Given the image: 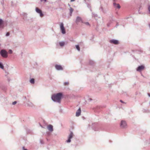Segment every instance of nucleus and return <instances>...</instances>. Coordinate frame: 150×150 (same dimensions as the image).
Returning a JSON list of instances; mask_svg holds the SVG:
<instances>
[{
    "label": "nucleus",
    "instance_id": "5",
    "mask_svg": "<svg viewBox=\"0 0 150 150\" xmlns=\"http://www.w3.org/2000/svg\"><path fill=\"white\" fill-rule=\"evenodd\" d=\"M120 126L121 128H124L127 127V124L126 122L124 120H122L120 124Z\"/></svg>",
    "mask_w": 150,
    "mask_h": 150
},
{
    "label": "nucleus",
    "instance_id": "20",
    "mask_svg": "<svg viewBox=\"0 0 150 150\" xmlns=\"http://www.w3.org/2000/svg\"><path fill=\"white\" fill-rule=\"evenodd\" d=\"M89 64L91 65H93L94 64V62L91 60L89 61Z\"/></svg>",
    "mask_w": 150,
    "mask_h": 150
},
{
    "label": "nucleus",
    "instance_id": "8",
    "mask_svg": "<svg viewBox=\"0 0 150 150\" xmlns=\"http://www.w3.org/2000/svg\"><path fill=\"white\" fill-rule=\"evenodd\" d=\"M110 42L111 43L115 45H117L119 43L118 41L117 40L114 39L110 40Z\"/></svg>",
    "mask_w": 150,
    "mask_h": 150
},
{
    "label": "nucleus",
    "instance_id": "10",
    "mask_svg": "<svg viewBox=\"0 0 150 150\" xmlns=\"http://www.w3.org/2000/svg\"><path fill=\"white\" fill-rule=\"evenodd\" d=\"M144 66L143 65L139 66L137 69V71H141L144 69Z\"/></svg>",
    "mask_w": 150,
    "mask_h": 150
},
{
    "label": "nucleus",
    "instance_id": "12",
    "mask_svg": "<svg viewBox=\"0 0 150 150\" xmlns=\"http://www.w3.org/2000/svg\"><path fill=\"white\" fill-rule=\"evenodd\" d=\"M81 108H79L78 110H77L76 112V116L78 117L80 116L81 115Z\"/></svg>",
    "mask_w": 150,
    "mask_h": 150
},
{
    "label": "nucleus",
    "instance_id": "11",
    "mask_svg": "<svg viewBox=\"0 0 150 150\" xmlns=\"http://www.w3.org/2000/svg\"><path fill=\"white\" fill-rule=\"evenodd\" d=\"M47 129L50 132H52L53 131V126L51 125H49L47 127Z\"/></svg>",
    "mask_w": 150,
    "mask_h": 150
},
{
    "label": "nucleus",
    "instance_id": "30",
    "mask_svg": "<svg viewBox=\"0 0 150 150\" xmlns=\"http://www.w3.org/2000/svg\"><path fill=\"white\" fill-rule=\"evenodd\" d=\"M43 1H44L45 2H46L47 1V0H40V1L41 2Z\"/></svg>",
    "mask_w": 150,
    "mask_h": 150
},
{
    "label": "nucleus",
    "instance_id": "34",
    "mask_svg": "<svg viewBox=\"0 0 150 150\" xmlns=\"http://www.w3.org/2000/svg\"><path fill=\"white\" fill-rule=\"evenodd\" d=\"M148 95L150 97V93H148Z\"/></svg>",
    "mask_w": 150,
    "mask_h": 150
},
{
    "label": "nucleus",
    "instance_id": "22",
    "mask_svg": "<svg viewBox=\"0 0 150 150\" xmlns=\"http://www.w3.org/2000/svg\"><path fill=\"white\" fill-rule=\"evenodd\" d=\"M3 21L2 19L0 18V26L3 23Z\"/></svg>",
    "mask_w": 150,
    "mask_h": 150
},
{
    "label": "nucleus",
    "instance_id": "32",
    "mask_svg": "<svg viewBox=\"0 0 150 150\" xmlns=\"http://www.w3.org/2000/svg\"><path fill=\"white\" fill-rule=\"evenodd\" d=\"M120 101L122 103H125L122 100H120Z\"/></svg>",
    "mask_w": 150,
    "mask_h": 150
},
{
    "label": "nucleus",
    "instance_id": "28",
    "mask_svg": "<svg viewBox=\"0 0 150 150\" xmlns=\"http://www.w3.org/2000/svg\"><path fill=\"white\" fill-rule=\"evenodd\" d=\"M10 35V33L9 32H8L6 33V36H9Z\"/></svg>",
    "mask_w": 150,
    "mask_h": 150
},
{
    "label": "nucleus",
    "instance_id": "24",
    "mask_svg": "<svg viewBox=\"0 0 150 150\" xmlns=\"http://www.w3.org/2000/svg\"><path fill=\"white\" fill-rule=\"evenodd\" d=\"M92 16L93 17H97V15L95 13H92Z\"/></svg>",
    "mask_w": 150,
    "mask_h": 150
},
{
    "label": "nucleus",
    "instance_id": "25",
    "mask_svg": "<svg viewBox=\"0 0 150 150\" xmlns=\"http://www.w3.org/2000/svg\"><path fill=\"white\" fill-rule=\"evenodd\" d=\"M8 52L10 54H12L13 53V51L11 50H8Z\"/></svg>",
    "mask_w": 150,
    "mask_h": 150
},
{
    "label": "nucleus",
    "instance_id": "36",
    "mask_svg": "<svg viewBox=\"0 0 150 150\" xmlns=\"http://www.w3.org/2000/svg\"><path fill=\"white\" fill-rule=\"evenodd\" d=\"M89 100H90V101H91L92 100V99L91 98H89Z\"/></svg>",
    "mask_w": 150,
    "mask_h": 150
},
{
    "label": "nucleus",
    "instance_id": "7",
    "mask_svg": "<svg viewBox=\"0 0 150 150\" xmlns=\"http://www.w3.org/2000/svg\"><path fill=\"white\" fill-rule=\"evenodd\" d=\"M55 68L57 70H62L63 68L62 66L56 64L55 65Z\"/></svg>",
    "mask_w": 150,
    "mask_h": 150
},
{
    "label": "nucleus",
    "instance_id": "9",
    "mask_svg": "<svg viewBox=\"0 0 150 150\" xmlns=\"http://www.w3.org/2000/svg\"><path fill=\"white\" fill-rule=\"evenodd\" d=\"M80 22L83 23L81 18L79 16L77 17L76 21V23H77Z\"/></svg>",
    "mask_w": 150,
    "mask_h": 150
},
{
    "label": "nucleus",
    "instance_id": "33",
    "mask_svg": "<svg viewBox=\"0 0 150 150\" xmlns=\"http://www.w3.org/2000/svg\"><path fill=\"white\" fill-rule=\"evenodd\" d=\"M100 8L101 9V10L103 11V8H102V7H101Z\"/></svg>",
    "mask_w": 150,
    "mask_h": 150
},
{
    "label": "nucleus",
    "instance_id": "37",
    "mask_svg": "<svg viewBox=\"0 0 150 150\" xmlns=\"http://www.w3.org/2000/svg\"><path fill=\"white\" fill-rule=\"evenodd\" d=\"M40 126L42 127H43L40 125Z\"/></svg>",
    "mask_w": 150,
    "mask_h": 150
},
{
    "label": "nucleus",
    "instance_id": "29",
    "mask_svg": "<svg viewBox=\"0 0 150 150\" xmlns=\"http://www.w3.org/2000/svg\"><path fill=\"white\" fill-rule=\"evenodd\" d=\"M22 149L23 150H28L27 149H25L24 147H23Z\"/></svg>",
    "mask_w": 150,
    "mask_h": 150
},
{
    "label": "nucleus",
    "instance_id": "1",
    "mask_svg": "<svg viewBox=\"0 0 150 150\" xmlns=\"http://www.w3.org/2000/svg\"><path fill=\"white\" fill-rule=\"evenodd\" d=\"M63 95L62 93H59L52 96L51 98L54 102L60 103L61 98Z\"/></svg>",
    "mask_w": 150,
    "mask_h": 150
},
{
    "label": "nucleus",
    "instance_id": "42",
    "mask_svg": "<svg viewBox=\"0 0 150 150\" xmlns=\"http://www.w3.org/2000/svg\"><path fill=\"white\" fill-rule=\"evenodd\" d=\"M68 5H69V6H70V5L69 4H68Z\"/></svg>",
    "mask_w": 150,
    "mask_h": 150
},
{
    "label": "nucleus",
    "instance_id": "17",
    "mask_svg": "<svg viewBox=\"0 0 150 150\" xmlns=\"http://www.w3.org/2000/svg\"><path fill=\"white\" fill-rule=\"evenodd\" d=\"M30 82L32 84H34L35 83V80L34 79H32L30 80Z\"/></svg>",
    "mask_w": 150,
    "mask_h": 150
},
{
    "label": "nucleus",
    "instance_id": "18",
    "mask_svg": "<svg viewBox=\"0 0 150 150\" xmlns=\"http://www.w3.org/2000/svg\"><path fill=\"white\" fill-rule=\"evenodd\" d=\"M0 68L2 69H4V66L3 64L0 62Z\"/></svg>",
    "mask_w": 150,
    "mask_h": 150
},
{
    "label": "nucleus",
    "instance_id": "14",
    "mask_svg": "<svg viewBox=\"0 0 150 150\" xmlns=\"http://www.w3.org/2000/svg\"><path fill=\"white\" fill-rule=\"evenodd\" d=\"M59 44L61 47H63L65 45V42L63 41L60 42H59Z\"/></svg>",
    "mask_w": 150,
    "mask_h": 150
},
{
    "label": "nucleus",
    "instance_id": "16",
    "mask_svg": "<svg viewBox=\"0 0 150 150\" xmlns=\"http://www.w3.org/2000/svg\"><path fill=\"white\" fill-rule=\"evenodd\" d=\"M74 11V9L71 7H70L69 9V14L70 16H71L72 15V13Z\"/></svg>",
    "mask_w": 150,
    "mask_h": 150
},
{
    "label": "nucleus",
    "instance_id": "43",
    "mask_svg": "<svg viewBox=\"0 0 150 150\" xmlns=\"http://www.w3.org/2000/svg\"><path fill=\"white\" fill-rule=\"evenodd\" d=\"M149 26L150 27V24H149Z\"/></svg>",
    "mask_w": 150,
    "mask_h": 150
},
{
    "label": "nucleus",
    "instance_id": "23",
    "mask_svg": "<svg viewBox=\"0 0 150 150\" xmlns=\"http://www.w3.org/2000/svg\"><path fill=\"white\" fill-rule=\"evenodd\" d=\"M69 84V83L68 82H64V86L68 85Z\"/></svg>",
    "mask_w": 150,
    "mask_h": 150
},
{
    "label": "nucleus",
    "instance_id": "27",
    "mask_svg": "<svg viewBox=\"0 0 150 150\" xmlns=\"http://www.w3.org/2000/svg\"><path fill=\"white\" fill-rule=\"evenodd\" d=\"M17 103V102L16 101H15L13 102L12 104L13 105H14L16 104Z\"/></svg>",
    "mask_w": 150,
    "mask_h": 150
},
{
    "label": "nucleus",
    "instance_id": "21",
    "mask_svg": "<svg viewBox=\"0 0 150 150\" xmlns=\"http://www.w3.org/2000/svg\"><path fill=\"white\" fill-rule=\"evenodd\" d=\"M148 10L149 11V13L150 14V4H149L148 5Z\"/></svg>",
    "mask_w": 150,
    "mask_h": 150
},
{
    "label": "nucleus",
    "instance_id": "35",
    "mask_svg": "<svg viewBox=\"0 0 150 150\" xmlns=\"http://www.w3.org/2000/svg\"><path fill=\"white\" fill-rule=\"evenodd\" d=\"M75 1V0H71V2H73V1Z\"/></svg>",
    "mask_w": 150,
    "mask_h": 150
},
{
    "label": "nucleus",
    "instance_id": "19",
    "mask_svg": "<svg viewBox=\"0 0 150 150\" xmlns=\"http://www.w3.org/2000/svg\"><path fill=\"white\" fill-rule=\"evenodd\" d=\"M76 49H77V50L79 51H80V47H79V45H76Z\"/></svg>",
    "mask_w": 150,
    "mask_h": 150
},
{
    "label": "nucleus",
    "instance_id": "40",
    "mask_svg": "<svg viewBox=\"0 0 150 150\" xmlns=\"http://www.w3.org/2000/svg\"><path fill=\"white\" fill-rule=\"evenodd\" d=\"M40 142H41V143H41V142H41V141H40Z\"/></svg>",
    "mask_w": 150,
    "mask_h": 150
},
{
    "label": "nucleus",
    "instance_id": "38",
    "mask_svg": "<svg viewBox=\"0 0 150 150\" xmlns=\"http://www.w3.org/2000/svg\"><path fill=\"white\" fill-rule=\"evenodd\" d=\"M118 24H117V25H116V27H117V26H118Z\"/></svg>",
    "mask_w": 150,
    "mask_h": 150
},
{
    "label": "nucleus",
    "instance_id": "41",
    "mask_svg": "<svg viewBox=\"0 0 150 150\" xmlns=\"http://www.w3.org/2000/svg\"><path fill=\"white\" fill-rule=\"evenodd\" d=\"M40 142H41V143H41V142H41V141H40Z\"/></svg>",
    "mask_w": 150,
    "mask_h": 150
},
{
    "label": "nucleus",
    "instance_id": "4",
    "mask_svg": "<svg viewBox=\"0 0 150 150\" xmlns=\"http://www.w3.org/2000/svg\"><path fill=\"white\" fill-rule=\"evenodd\" d=\"M60 28L62 33L63 34H65L66 33L65 29L64 26V24L63 23H61L60 25Z\"/></svg>",
    "mask_w": 150,
    "mask_h": 150
},
{
    "label": "nucleus",
    "instance_id": "13",
    "mask_svg": "<svg viewBox=\"0 0 150 150\" xmlns=\"http://www.w3.org/2000/svg\"><path fill=\"white\" fill-rule=\"evenodd\" d=\"M113 6L119 9L120 8V6L119 4H116L115 3H114Z\"/></svg>",
    "mask_w": 150,
    "mask_h": 150
},
{
    "label": "nucleus",
    "instance_id": "6",
    "mask_svg": "<svg viewBox=\"0 0 150 150\" xmlns=\"http://www.w3.org/2000/svg\"><path fill=\"white\" fill-rule=\"evenodd\" d=\"M73 136V134L72 132H70V133L69 134L68 136V139L66 141V142L67 143H70L71 142V139L72 138Z\"/></svg>",
    "mask_w": 150,
    "mask_h": 150
},
{
    "label": "nucleus",
    "instance_id": "2",
    "mask_svg": "<svg viewBox=\"0 0 150 150\" xmlns=\"http://www.w3.org/2000/svg\"><path fill=\"white\" fill-rule=\"evenodd\" d=\"M0 54L4 58H7L8 57V52L5 49H2L0 50Z\"/></svg>",
    "mask_w": 150,
    "mask_h": 150
},
{
    "label": "nucleus",
    "instance_id": "39",
    "mask_svg": "<svg viewBox=\"0 0 150 150\" xmlns=\"http://www.w3.org/2000/svg\"><path fill=\"white\" fill-rule=\"evenodd\" d=\"M25 15L26 16L27 15V14L26 13H25Z\"/></svg>",
    "mask_w": 150,
    "mask_h": 150
},
{
    "label": "nucleus",
    "instance_id": "15",
    "mask_svg": "<svg viewBox=\"0 0 150 150\" xmlns=\"http://www.w3.org/2000/svg\"><path fill=\"white\" fill-rule=\"evenodd\" d=\"M1 89L4 91H5L6 90V87L2 85L1 87Z\"/></svg>",
    "mask_w": 150,
    "mask_h": 150
},
{
    "label": "nucleus",
    "instance_id": "31",
    "mask_svg": "<svg viewBox=\"0 0 150 150\" xmlns=\"http://www.w3.org/2000/svg\"><path fill=\"white\" fill-rule=\"evenodd\" d=\"M30 103L31 104H29V103H28V104L30 105V106H31L32 105V104L31 103H30Z\"/></svg>",
    "mask_w": 150,
    "mask_h": 150
},
{
    "label": "nucleus",
    "instance_id": "3",
    "mask_svg": "<svg viewBox=\"0 0 150 150\" xmlns=\"http://www.w3.org/2000/svg\"><path fill=\"white\" fill-rule=\"evenodd\" d=\"M35 11L37 13L39 14L40 16L41 17L43 16L44 14L42 13V11L38 8L36 7L35 8Z\"/></svg>",
    "mask_w": 150,
    "mask_h": 150
},
{
    "label": "nucleus",
    "instance_id": "26",
    "mask_svg": "<svg viewBox=\"0 0 150 150\" xmlns=\"http://www.w3.org/2000/svg\"><path fill=\"white\" fill-rule=\"evenodd\" d=\"M84 23L86 24V25H90V24L88 22H85Z\"/></svg>",
    "mask_w": 150,
    "mask_h": 150
}]
</instances>
